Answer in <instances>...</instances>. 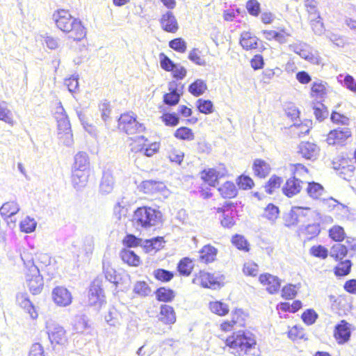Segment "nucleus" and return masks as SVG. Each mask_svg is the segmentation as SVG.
Here are the masks:
<instances>
[{
	"label": "nucleus",
	"mask_w": 356,
	"mask_h": 356,
	"mask_svg": "<svg viewBox=\"0 0 356 356\" xmlns=\"http://www.w3.org/2000/svg\"><path fill=\"white\" fill-rule=\"evenodd\" d=\"M118 127L128 135L134 134V127L137 122V116L133 113H124L121 114L117 120Z\"/></svg>",
	"instance_id": "obj_9"
},
{
	"label": "nucleus",
	"mask_w": 356,
	"mask_h": 356,
	"mask_svg": "<svg viewBox=\"0 0 356 356\" xmlns=\"http://www.w3.org/2000/svg\"><path fill=\"white\" fill-rule=\"evenodd\" d=\"M174 136L179 140L191 141L195 138L193 130L187 127H180L174 133Z\"/></svg>",
	"instance_id": "obj_50"
},
{
	"label": "nucleus",
	"mask_w": 356,
	"mask_h": 356,
	"mask_svg": "<svg viewBox=\"0 0 356 356\" xmlns=\"http://www.w3.org/2000/svg\"><path fill=\"white\" fill-rule=\"evenodd\" d=\"M225 344L230 348L236 349L234 355H241V352L250 353L257 344L254 335L247 330H239L228 337Z\"/></svg>",
	"instance_id": "obj_4"
},
{
	"label": "nucleus",
	"mask_w": 356,
	"mask_h": 356,
	"mask_svg": "<svg viewBox=\"0 0 356 356\" xmlns=\"http://www.w3.org/2000/svg\"><path fill=\"white\" fill-rule=\"evenodd\" d=\"M351 336L350 325L345 320L337 323L334 330V337L339 344L348 342Z\"/></svg>",
	"instance_id": "obj_10"
},
{
	"label": "nucleus",
	"mask_w": 356,
	"mask_h": 356,
	"mask_svg": "<svg viewBox=\"0 0 356 356\" xmlns=\"http://www.w3.org/2000/svg\"><path fill=\"white\" fill-rule=\"evenodd\" d=\"M38 260L40 265L38 266L40 268V272L42 271L49 276H52L54 272L51 270V257L47 254H40L38 257ZM52 278V277H50Z\"/></svg>",
	"instance_id": "obj_39"
},
{
	"label": "nucleus",
	"mask_w": 356,
	"mask_h": 356,
	"mask_svg": "<svg viewBox=\"0 0 356 356\" xmlns=\"http://www.w3.org/2000/svg\"><path fill=\"white\" fill-rule=\"evenodd\" d=\"M88 305L92 307L95 311L99 312L103 306L106 304V299L105 295L95 297L94 296H88Z\"/></svg>",
	"instance_id": "obj_58"
},
{
	"label": "nucleus",
	"mask_w": 356,
	"mask_h": 356,
	"mask_svg": "<svg viewBox=\"0 0 356 356\" xmlns=\"http://www.w3.org/2000/svg\"><path fill=\"white\" fill-rule=\"evenodd\" d=\"M99 110L101 113L102 120L105 123V126L107 128H109L110 122L112 120L110 116L112 111V108L110 102H108V100H104V102L99 104Z\"/></svg>",
	"instance_id": "obj_41"
},
{
	"label": "nucleus",
	"mask_w": 356,
	"mask_h": 356,
	"mask_svg": "<svg viewBox=\"0 0 356 356\" xmlns=\"http://www.w3.org/2000/svg\"><path fill=\"white\" fill-rule=\"evenodd\" d=\"M19 210V206L16 202H7L1 207L0 214L2 217H14Z\"/></svg>",
	"instance_id": "obj_35"
},
{
	"label": "nucleus",
	"mask_w": 356,
	"mask_h": 356,
	"mask_svg": "<svg viewBox=\"0 0 356 356\" xmlns=\"http://www.w3.org/2000/svg\"><path fill=\"white\" fill-rule=\"evenodd\" d=\"M259 281L261 284L267 286L266 291L270 294H275L280 291L281 280L277 276L264 273L259 275Z\"/></svg>",
	"instance_id": "obj_11"
},
{
	"label": "nucleus",
	"mask_w": 356,
	"mask_h": 356,
	"mask_svg": "<svg viewBox=\"0 0 356 356\" xmlns=\"http://www.w3.org/2000/svg\"><path fill=\"white\" fill-rule=\"evenodd\" d=\"M311 95L316 99H322L326 95V88L322 81H314L311 86Z\"/></svg>",
	"instance_id": "obj_53"
},
{
	"label": "nucleus",
	"mask_w": 356,
	"mask_h": 356,
	"mask_svg": "<svg viewBox=\"0 0 356 356\" xmlns=\"http://www.w3.org/2000/svg\"><path fill=\"white\" fill-rule=\"evenodd\" d=\"M236 184L239 189L248 191L253 188L254 181L249 175L243 173L236 178Z\"/></svg>",
	"instance_id": "obj_43"
},
{
	"label": "nucleus",
	"mask_w": 356,
	"mask_h": 356,
	"mask_svg": "<svg viewBox=\"0 0 356 356\" xmlns=\"http://www.w3.org/2000/svg\"><path fill=\"white\" fill-rule=\"evenodd\" d=\"M47 332L51 344L54 343L58 345H63L67 341L66 331L59 324L54 321L47 323Z\"/></svg>",
	"instance_id": "obj_7"
},
{
	"label": "nucleus",
	"mask_w": 356,
	"mask_h": 356,
	"mask_svg": "<svg viewBox=\"0 0 356 356\" xmlns=\"http://www.w3.org/2000/svg\"><path fill=\"white\" fill-rule=\"evenodd\" d=\"M153 275L158 281L166 283L174 278L175 273L164 268H157L153 271Z\"/></svg>",
	"instance_id": "obj_49"
},
{
	"label": "nucleus",
	"mask_w": 356,
	"mask_h": 356,
	"mask_svg": "<svg viewBox=\"0 0 356 356\" xmlns=\"http://www.w3.org/2000/svg\"><path fill=\"white\" fill-rule=\"evenodd\" d=\"M119 255L122 261L129 266L138 267L141 264L140 257L130 249L122 248Z\"/></svg>",
	"instance_id": "obj_22"
},
{
	"label": "nucleus",
	"mask_w": 356,
	"mask_h": 356,
	"mask_svg": "<svg viewBox=\"0 0 356 356\" xmlns=\"http://www.w3.org/2000/svg\"><path fill=\"white\" fill-rule=\"evenodd\" d=\"M89 157L84 152H79L74 156L72 170V183L76 190L83 188L89 177Z\"/></svg>",
	"instance_id": "obj_3"
},
{
	"label": "nucleus",
	"mask_w": 356,
	"mask_h": 356,
	"mask_svg": "<svg viewBox=\"0 0 356 356\" xmlns=\"http://www.w3.org/2000/svg\"><path fill=\"white\" fill-rule=\"evenodd\" d=\"M24 264L26 268L25 277L29 291L33 295L39 294L44 286L43 276L40 273V268L33 259L24 261Z\"/></svg>",
	"instance_id": "obj_5"
},
{
	"label": "nucleus",
	"mask_w": 356,
	"mask_h": 356,
	"mask_svg": "<svg viewBox=\"0 0 356 356\" xmlns=\"http://www.w3.org/2000/svg\"><path fill=\"white\" fill-rule=\"evenodd\" d=\"M348 248L341 243H336L330 248V256L335 261L343 260L348 255Z\"/></svg>",
	"instance_id": "obj_38"
},
{
	"label": "nucleus",
	"mask_w": 356,
	"mask_h": 356,
	"mask_svg": "<svg viewBox=\"0 0 356 356\" xmlns=\"http://www.w3.org/2000/svg\"><path fill=\"white\" fill-rule=\"evenodd\" d=\"M351 136V131L348 127H338L330 131L326 141L330 145H344L346 140Z\"/></svg>",
	"instance_id": "obj_8"
},
{
	"label": "nucleus",
	"mask_w": 356,
	"mask_h": 356,
	"mask_svg": "<svg viewBox=\"0 0 356 356\" xmlns=\"http://www.w3.org/2000/svg\"><path fill=\"white\" fill-rule=\"evenodd\" d=\"M200 286L204 289H218L225 284V276L220 273H211L204 270L199 273Z\"/></svg>",
	"instance_id": "obj_6"
},
{
	"label": "nucleus",
	"mask_w": 356,
	"mask_h": 356,
	"mask_svg": "<svg viewBox=\"0 0 356 356\" xmlns=\"http://www.w3.org/2000/svg\"><path fill=\"white\" fill-rule=\"evenodd\" d=\"M283 182V179L276 175H272L264 185L267 194L272 195L276 188H279Z\"/></svg>",
	"instance_id": "obj_47"
},
{
	"label": "nucleus",
	"mask_w": 356,
	"mask_h": 356,
	"mask_svg": "<svg viewBox=\"0 0 356 356\" xmlns=\"http://www.w3.org/2000/svg\"><path fill=\"white\" fill-rule=\"evenodd\" d=\"M252 170L255 177L264 179L270 174L271 168L264 159H256L252 163Z\"/></svg>",
	"instance_id": "obj_23"
},
{
	"label": "nucleus",
	"mask_w": 356,
	"mask_h": 356,
	"mask_svg": "<svg viewBox=\"0 0 356 356\" xmlns=\"http://www.w3.org/2000/svg\"><path fill=\"white\" fill-rule=\"evenodd\" d=\"M196 108L200 113L205 115H209L214 111L213 103L209 99H198L196 101Z\"/></svg>",
	"instance_id": "obj_48"
},
{
	"label": "nucleus",
	"mask_w": 356,
	"mask_h": 356,
	"mask_svg": "<svg viewBox=\"0 0 356 356\" xmlns=\"http://www.w3.org/2000/svg\"><path fill=\"white\" fill-rule=\"evenodd\" d=\"M329 237L339 243L342 242L346 238L343 227L339 225L333 226L329 229Z\"/></svg>",
	"instance_id": "obj_52"
},
{
	"label": "nucleus",
	"mask_w": 356,
	"mask_h": 356,
	"mask_svg": "<svg viewBox=\"0 0 356 356\" xmlns=\"http://www.w3.org/2000/svg\"><path fill=\"white\" fill-rule=\"evenodd\" d=\"M170 49L179 53H184L187 49V43L182 38H177L169 41Z\"/></svg>",
	"instance_id": "obj_59"
},
{
	"label": "nucleus",
	"mask_w": 356,
	"mask_h": 356,
	"mask_svg": "<svg viewBox=\"0 0 356 356\" xmlns=\"http://www.w3.org/2000/svg\"><path fill=\"white\" fill-rule=\"evenodd\" d=\"M207 90V83L201 79L195 80L188 87V92L194 97H200Z\"/></svg>",
	"instance_id": "obj_34"
},
{
	"label": "nucleus",
	"mask_w": 356,
	"mask_h": 356,
	"mask_svg": "<svg viewBox=\"0 0 356 356\" xmlns=\"http://www.w3.org/2000/svg\"><path fill=\"white\" fill-rule=\"evenodd\" d=\"M161 29L167 33H175L179 29L177 20L173 13L170 10L166 11L159 19Z\"/></svg>",
	"instance_id": "obj_13"
},
{
	"label": "nucleus",
	"mask_w": 356,
	"mask_h": 356,
	"mask_svg": "<svg viewBox=\"0 0 356 356\" xmlns=\"http://www.w3.org/2000/svg\"><path fill=\"white\" fill-rule=\"evenodd\" d=\"M338 264L334 268V273L337 277H343L351 272L353 262L350 259L338 261Z\"/></svg>",
	"instance_id": "obj_33"
},
{
	"label": "nucleus",
	"mask_w": 356,
	"mask_h": 356,
	"mask_svg": "<svg viewBox=\"0 0 356 356\" xmlns=\"http://www.w3.org/2000/svg\"><path fill=\"white\" fill-rule=\"evenodd\" d=\"M294 209L298 222H309L311 218L314 220H321V214L318 211H312L309 207L295 206Z\"/></svg>",
	"instance_id": "obj_16"
},
{
	"label": "nucleus",
	"mask_w": 356,
	"mask_h": 356,
	"mask_svg": "<svg viewBox=\"0 0 356 356\" xmlns=\"http://www.w3.org/2000/svg\"><path fill=\"white\" fill-rule=\"evenodd\" d=\"M91 327L88 316L84 314H77L74 316L73 330L77 333H83Z\"/></svg>",
	"instance_id": "obj_28"
},
{
	"label": "nucleus",
	"mask_w": 356,
	"mask_h": 356,
	"mask_svg": "<svg viewBox=\"0 0 356 356\" xmlns=\"http://www.w3.org/2000/svg\"><path fill=\"white\" fill-rule=\"evenodd\" d=\"M56 26L63 33L68 34V38L75 41H80L86 35V29L80 19L72 16L65 9H58L52 15Z\"/></svg>",
	"instance_id": "obj_1"
},
{
	"label": "nucleus",
	"mask_w": 356,
	"mask_h": 356,
	"mask_svg": "<svg viewBox=\"0 0 356 356\" xmlns=\"http://www.w3.org/2000/svg\"><path fill=\"white\" fill-rule=\"evenodd\" d=\"M181 94H172L165 92L163 95V103L168 107L177 106L181 99Z\"/></svg>",
	"instance_id": "obj_64"
},
{
	"label": "nucleus",
	"mask_w": 356,
	"mask_h": 356,
	"mask_svg": "<svg viewBox=\"0 0 356 356\" xmlns=\"http://www.w3.org/2000/svg\"><path fill=\"white\" fill-rule=\"evenodd\" d=\"M236 216L238 215L234 214L233 212H228V213L220 215L219 219L221 226L227 229L233 227L236 225V220L234 219Z\"/></svg>",
	"instance_id": "obj_62"
},
{
	"label": "nucleus",
	"mask_w": 356,
	"mask_h": 356,
	"mask_svg": "<svg viewBox=\"0 0 356 356\" xmlns=\"http://www.w3.org/2000/svg\"><path fill=\"white\" fill-rule=\"evenodd\" d=\"M52 298L54 302L61 307L70 305L72 301L71 293L64 286H56L52 291Z\"/></svg>",
	"instance_id": "obj_12"
},
{
	"label": "nucleus",
	"mask_w": 356,
	"mask_h": 356,
	"mask_svg": "<svg viewBox=\"0 0 356 356\" xmlns=\"http://www.w3.org/2000/svg\"><path fill=\"white\" fill-rule=\"evenodd\" d=\"M220 195L225 199H231L237 196L238 191L236 184L231 181H226L218 188Z\"/></svg>",
	"instance_id": "obj_30"
},
{
	"label": "nucleus",
	"mask_w": 356,
	"mask_h": 356,
	"mask_svg": "<svg viewBox=\"0 0 356 356\" xmlns=\"http://www.w3.org/2000/svg\"><path fill=\"white\" fill-rule=\"evenodd\" d=\"M200 178L204 183L211 187H216L219 184V177L216 173V169L210 168L204 169L200 172Z\"/></svg>",
	"instance_id": "obj_26"
},
{
	"label": "nucleus",
	"mask_w": 356,
	"mask_h": 356,
	"mask_svg": "<svg viewBox=\"0 0 356 356\" xmlns=\"http://www.w3.org/2000/svg\"><path fill=\"white\" fill-rule=\"evenodd\" d=\"M298 154H301L304 159L312 161L317 159L320 150L316 144L304 141L298 145Z\"/></svg>",
	"instance_id": "obj_15"
},
{
	"label": "nucleus",
	"mask_w": 356,
	"mask_h": 356,
	"mask_svg": "<svg viewBox=\"0 0 356 356\" xmlns=\"http://www.w3.org/2000/svg\"><path fill=\"white\" fill-rule=\"evenodd\" d=\"M318 318V314L314 309H307L301 315L302 321L307 325L314 324Z\"/></svg>",
	"instance_id": "obj_60"
},
{
	"label": "nucleus",
	"mask_w": 356,
	"mask_h": 356,
	"mask_svg": "<svg viewBox=\"0 0 356 356\" xmlns=\"http://www.w3.org/2000/svg\"><path fill=\"white\" fill-rule=\"evenodd\" d=\"M297 286L293 284H287L281 290L282 298L285 300H292L297 296Z\"/></svg>",
	"instance_id": "obj_61"
},
{
	"label": "nucleus",
	"mask_w": 356,
	"mask_h": 356,
	"mask_svg": "<svg viewBox=\"0 0 356 356\" xmlns=\"http://www.w3.org/2000/svg\"><path fill=\"white\" fill-rule=\"evenodd\" d=\"M154 294L157 301L163 302H171L176 296V292L173 289L165 286L157 288Z\"/></svg>",
	"instance_id": "obj_29"
},
{
	"label": "nucleus",
	"mask_w": 356,
	"mask_h": 356,
	"mask_svg": "<svg viewBox=\"0 0 356 356\" xmlns=\"http://www.w3.org/2000/svg\"><path fill=\"white\" fill-rule=\"evenodd\" d=\"M16 301L22 308L30 314L31 318L35 319L38 318V315L35 306L29 300L27 293H18L16 296Z\"/></svg>",
	"instance_id": "obj_20"
},
{
	"label": "nucleus",
	"mask_w": 356,
	"mask_h": 356,
	"mask_svg": "<svg viewBox=\"0 0 356 356\" xmlns=\"http://www.w3.org/2000/svg\"><path fill=\"white\" fill-rule=\"evenodd\" d=\"M164 243L163 238L161 236L153 237L149 239L143 240L142 247L147 253L156 252L163 247Z\"/></svg>",
	"instance_id": "obj_32"
},
{
	"label": "nucleus",
	"mask_w": 356,
	"mask_h": 356,
	"mask_svg": "<svg viewBox=\"0 0 356 356\" xmlns=\"http://www.w3.org/2000/svg\"><path fill=\"white\" fill-rule=\"evenodd\" d=\"M115 179L112 170L109 168H104L102 171V177L99 183V193L103 195L111 193L113 189Z\"/></svg>",
	"instance_id": "obj_14"
},
{
	"label": "nucleus",
	"mask_w": 356,
	"mask_h": 356,
	"mask_svg": "<svg viewBox=\"0 0 356 356\" xmlns=\"http://www.w3.org/2000/svg\"><path fill=\"white\" fill-rule=\"evenodd\" d=\"M113 284L117 293L119 291L127 292L131 288V276L125 272L120 273Z\"/></svg>",
	"instance_id": "obj_27"
},
{
	"label": "nucleus",
	"mask_w": 356,
	"mask_h": 356,
	"mask_svg": "<svg viewBox=\"0 0 356 356\" xmlns=\"http://www.w3.org/2000/svg\"><path fill=\"white\" fill-rule=\"evenodd\" d=\"M143 240L133 234H127L122 241L123 248L130 249L131 248L142 247Z\"/></svg>",
	"instance_id": "obj_45"
},
{
	"label": "nucleus",
	"mask_w": 356,
	"mask_h": 356,
	"mask_svg": "<svg viewBox=\"0 0 356 356\" xmlns=\"http://www.w3.org/2000/svg\"><path fill=\"white\" fill-rule=\"evenodd\" d=\"M309 254L314 257L325 259L328 255H330V252L328 249L323 245H314L310 248Z\"/></svg>",
	"instance_id": "obj_54"
},
{
	"label": "nucleus",
	"mask_w": 356,
	"mask_h": 356,
	"mask_svg": "<svg viewBox=\"0 0 356 356\" xmlns=\"http://www.w3.org/2000/svg\"><path fill=\"white\" fill-rule=\"evenodd\" d=\"M163 214L157 209L148 206L137 207L132 216V223L138 231L147 230L162 222Z\"/></svg>",
	"instance_id": "obj_2"
},
{
	"label": "nucleus",
	"mask_w": 356,
	"mask_h": 356,
	"mask_svg": "<svg viewBox=\"0 0 356 356\" xmlns=\"http://www.w3.org/2000/svg\"><path fill=\"white\" fill-rule=\"evenodd\" d=\"M218 249L214 246L207 244L204 245L199 251V260L204 264L214 261L218 254Z\"/></svg>",
	"instance_id": "obj_21"
},
{
	"label": "nucleus",
	"mask_w": 356,
	"mask_h": 356,
	"mask_svg": "<svg viewBox=\"0 0 356 356\" xmlns=\"http://www.w3.org/2000/svg\"><path fill=\"white\" fill-rule=\"evenodd\" d=\"M105 295L103 288V277L97 276L90 284L88 296Z\"/></svg>",
	"instance_id": "obj_37"
},
{
	"label": "nucleus",
	"mask_w": 356,
	"mask_h": 356,
	"mask_svg": "<svg viewBox=\"0 0 356 356\" xmlns=\"http://www.w3.org/2000/svg\"><path fill=\"white\" fill-rule=\"evenodd\" d=\"M194 268V264L192 259L188 257H183L179 260L177 265V270L179 275L184 277L189 276Z\"/></svg>",
	"instance_id": "obj_31"
},
{
	"label": "nucleus",
	"mask_w": 356,
	"mask_h": 356,
	"mask_svg": "<svg viewBox=\"0 0 356 356\" xmlns=\"http://www.w3.org/2000/svg\"><path fill=\"white\" fill-rule=\"evenodd\" d=\"M301 183L302 181L300 179L296 178L295 176L288 179L282 188L283 194L288 197H292L297 195L301 191Z\"/></svg>",
	"instance_id": "obj_17"
},
{
	"label": "nucleus",
	"mask_w": 356,
	"mask_h": 356,
	"mask_svg": "<svg viewBox=\"0 0 356 356\" xmlns=\"http://www.w3.org/2000/svg\"><path fill=\"white\" fill-rule=\"evenodd\" d=\"M231 242L238 250L243 252H249L250 243L243 235L235 234L232 236Z\"/></svg>",
	"instance_id": "obj_42"
},
{
	"label": "nucleus",
	"mask_w": 356,
	"mask_h": 356,
	"mask_svg": "<svg viewBox=\"0 0 356 356\" xmlns=\"http://www.w3.org/2000/svg\"><path fill=\"white\" fill-rule=\"evenodd\" d=\"M159 320L166 325L174 324L176 322V314L174 308L168 305H161Z\"/></svg>",
	"instance_id": "obj_25"
},
{
	"label": "nucleus",
	"mask_w": 356,
	"mask_h": 356,
	"mask_svg": "<svg viewBox=\"0 0 356 356\" xmlns=\"http://www.w3.org/2000/svg\"><path fill=\"white\" fill-rule=\"evenodd\" d=\"M259 38L255 35H252L248 31H243L241 34L239 44L243 49L251 50L259 48Z\"/></svg>",
	"instance_id": "obj_24"
},
{
	"label": "nucleus",
	"mask_w": 356,
	"mask_h": 356,
	"mask_svg": "<svg viewBox=\"0 0 356 356\" xmlns=\"http://www.w3.org/2000/svg\"><path fill=\"white\" fill-rule=\"evenodd\" d=\"M307 192L309 197L313 199H319L325 192L324 187L320 183L311 181L308 184Z\"/></svg>",
	"instance_id": "obj_46"
},
{
	"label": "nucleus",
	"mask_w": 356,
	"mask_h": 356,
	"mask_svg": "<svg viewBox=\"0 0 356 356\" xmlns=\"http://www.w3.org/2000/svg\"><path fill=\"white\" fill-rule=\"evenodd\" d=\"M312 108L315 118L318 122H323L329 115L327 106L323 104L321 101H318L316 103L313 102Z\"/></svg>",
	"instance_id": "obj_40"
},
{
	"label": "nucleus",
	"mask_w": 356,
	"mask_h": 356,
	"mask_svg": "<svg viewBox=\"0 0 356 356\" xmlns=\"http://www.w3.org/2000/svg\"><path fill=\"white\" fill-rule=\"evenodd\" d=\"M140 190L147 194H154L158 192H163L166 186L162 181L153 179L145 180L139 186Z\"/></svg>",
	"instance_id": "obj_18"
},
{
	"label": "nucleus",
	"mask_w": 356,
	"mask_h": 356,
	"mask_svg": "<svg viewBox=\"0 0 356 356\" xmlns=\"http://www.w3.org/2000/svg\"><path fill=\"white\" fill-rule=\"evenodd\" d=\"M321 232V225L319 222L309 223L307 225H301L298 229V234L307 235L304 242L310 241L314 238L317 237Z\"/></svg>",
	"instance_id": "obj_19"
},
{
	"label": "nucleus",
	"mask_w": 356,
	"mask_h": 356,
	"mask_svg": "<svg viewBox=\"0 0 356 356\" xmlns=\"http://www.w3.org/2000/svg\"><path fill=\"white\" fill-rule=\"evenodd\" d=\"M133 291L140 296L146 297L150 293L151 289L146 282L138 281L134 285Z\"/></svg>",
	"instance_id": "obj_63"
},
{
	"label": "nucleus",
	"mask_w": 356,
	"mask_h": 356,
	"mask_svg": "<svg viewBox=\"0 0 356 356\" xmlns=\"http://www.w3.org/2000/svg\"><path fill=\"white\" fill-rule=\"evenodd\" d=\"M161 121L168 127H176L179 123V114L175 112L164 113L161 116Z\"/></svg>",
	"instance_id": "obj_55"
},
{
	"label": "nucleus",
	"mask_w": 356,
	"mask_h": 356,
	"mask_svg": "<svg viewBox=\"0 0 356 356\" xmlns=\"http://www.w3.org/2000/svg\"><path fill=\"white\" fill-rule=\"evenodd\" d=\"M37 227L35 220L27 216L24 220L19 222V229L22 232L30 234L34 232Z\"/></svg>",
	"instance_id": "obj_51"
},
{
	"label": "nucleus",
	"mask_w": 356,
	"mask_h": 356,
	"mask_svg": "<svg viewBox=\"0 0 356 356\" xmlns=\"http://www.w3.org/2000/svg\"><path fill=\"white\" fill-rule=\"evenodd\" d=\"M337 81L344 88L356 94V80L349 74H340L337 77Z\"/></svg>",
	"instance_id": "obj_36"
},
{
	"label": "nucleus",
	"mask_w": 356,
	"mask_h": 356,
	"mask_svg": "<svg viewBox=\"0 0 356 356\" xmlns=\"http://www.w3.org/2000/svg\"><path fill=\"white\" fill-rule=\"evenodd\" d=\"M280 211L277 206L273 203H269L264 209L263 216L269 220L275 221L280 215Z\"/></svg>",
	"instance_id": "obj_56"
},
{
	"label": "nucleus",
	"mask_w": 356,
	"mask_h": 356,
	"mask_svg": "<svg viewBox=\"0 0 356 356\" xmlns=\"http://www.w3.org/2000/svg\"><path fill=\"white\" fill-rule=\"evenodd\" d=\"M209 309L213 313L220 316H224L227 315L229 312L228 305L221 300L210 302Z\"/></svg>",
	"instance_id": "obj_44"
},
{
	"label": "nucleus",
	"mask_w": 356,
	"mask_h": 356,
	"mask_svg": "<svg viewBox=\"0 0 356 356\" xmlns=\"http://www.w3.org/2000/svg\"><path fill=\"white\" fill-rule=\"evenodd\" d=\"M248 13L252 17H258L261 13V3L257 0H248L245 3Z\"/></svg>",
	"instance_id": "obj_57"
}]
</instances>
